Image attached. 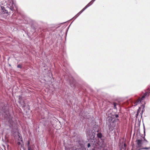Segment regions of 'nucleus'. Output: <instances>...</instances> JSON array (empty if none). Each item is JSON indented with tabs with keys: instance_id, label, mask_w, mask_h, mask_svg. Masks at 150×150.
<instances>
[{
	"instance_id": "f257e3e1",
	"label": "nucleus",
	"mask_w": 150,
	"mask_h": 150,
	"mask_svg": "<svg viewBox=\"0 0 150 150\" xmlns=\"http://www.w3.org/2000/svg\"><path fill=\"white\" fill-rule=\"evenodd\" d=\"M150 93V89H148L147 91H146L144 95L140 98H139L138 99L134 102V105H136L140 103L142 100L144 99L145 97L149 96V93Z\"/></svg>"
},
{
	"instance_id": "f03ea898",
	"label": "nucleus",
	"mask_w": 150,
	"mask_h": 150,
	"mask_svg": "<svg viewBox=\"0 0 150 150\" xmlns=\"http://www.w3.org/2000/svg\"><path fill=\"white\" fill-rule=\"evenodd\" d=\"M136 142L137 143L136 147L137 148L141 147L142 144H144V141L141 139L137 140H136Z\"/></svg>"
},
{
	"instance_id": "7ed1b4c3",
	"label": "nucleus",
	"mask_w": 150,
	"mask_h": 150,
	"mask_svg": "<svg viewBox=\"0 0 150 150\" xmlns=\"http://www.w3.org/2000/svg\"><path fill=\"white\" fill-rule=\"evenodd\" d=\"M96 0H92V3L90 4L91 2L89 3L84 8H83L80 12L79 13H78L79 14V15L81 14L84 11L87 7H89L93 3V2Z\"/></svg>"
},
{
	"instance_id": "20e7f679",
	"label": "nucleus",
	"mask_w": 150,
	"mask_h": 150,
	"mask_svg": "<svg viewBox=\"0 0 150 150\" xmlns=\"http://www.w3.org/2000/svg\"><path fill=\"white\" fill-rule=\"evenodd\" d=\"M15 133L17 135V136L14 137L15 139L18 138V141H21V142H22V137L19 135V133L18 132H16Z\"/></svg>"
},
{
	"instance_id": "39448f33",
	"label": "nucleus",
	"mask_w": 150,
	"mask_h": 150,
	"mask_svg": "<svg viewBox=\"0 0 150 150\" xmlns=\"http://www.w3.org/2000/svg\"><path fill=\"white\" fill-rule=\"evenodd\" d=\"M141 108H139V109L138 110L137 112V113L136 114V117L137 118L139 116H141V117H142V112H141ZM143 112V111H142Z\"/></svg>"
},
{
	"instance_id": "423d86ee",
	"label": "nucleus",
	"mask_w": 150,
	"mask_h": 150,
	"mask_svg": "<svg viewBox=\"0 0 150 150\" xmlns=\"http://www.w3.org/2000/svg\"><path fill=\"white\" fill-rule=\"evenodd\" d=\"M97 137L99 138H101L102 137L103 135L101 133H98L97 134Z\"/></svg>"
},
{
	"instance_id": "0eeeda50",
	"label": "nucleus",
	"mask_w": 150,
	"mask_h": 150,
	"mask_svg": "<svg viewBox=\"0 0 150 150\" xmlns=\"http://www.w3.org/2000/svg\"><path fill=\"white\" fill-rule=\"evenodd\" d=\"M144 141H145V142H144V143L145 145H146L148 143V142L144 138Z\"/></svg>"
},
{
	"instance_id": "6e6552de",
	"label": "nucleus",
	"mask_w": 150,
	"mask_h": 150,
	"mask_svg": "<svg viewBox=\"0 0 150 150\" xmlns=\"http://www.w3.org/2000/svg\"><path fill=\"white\" fill-rule=\"evenodd\" d=\"M116 105H117V104L116 103H113V105L114 106V109H116V108H117L116 107Z\"/></svg>"
},
{
	"instance_id": "1a4fd4ad",
	"label": "nucleus",
	"mask_w": 150,
	"mask_h": 150,
	"mask_svg": "<svg viewBox=\"0 0 150 150\" xmlns=\"http://www.w3.org/2000/svg\"><path fill=\"white\" fill-rule=\"evenodd\" d=\"M92 135H93V138H92V137H91V139H94V137H95V133H94V132H93L92 133Z\"/></svg>"
},
{
	"instance_id": "9d476101",
	"label": "nucleus",
	"mask_w": 150,
	"mask_h": 150,
	"mask_svg": "<svg viewBox=\"0 0 150 150\" xmlns=\"http://www.w3.org/2000/svg\"><path fill=\"white\" fill-rule=\"evenodd\" d=\"M20 141H19L17 143V144L18 145H21V146L22 145L21 144V142H20Z\"/></svg>"
},
{
	"instance_id": "9b49d317",
	"label": "nucleus",
	"mask_w": 150,
	"mask_h": 150,
	"mask_svg": "<svg viewBox=\"0 0 150 150\" xmlns=\"http://www.w3.org/2000/svg\"><path fill=\"white\" fill-rule=\"evenodd\" d=\"M17 67L18 68H21L22 67V66L21 64H18L17 66Z\"/></svg>"
},
{
	"instance_id": "f8f14e48",
	"label": "nucleus",
	"mask_w": 150,
	"mask_h": 150,
	"mask_svg": "<svg viewBox=\"0 0 150 150\" xmlns=\"http://www.w3.org/2000/svg\"><path fill=\"white\" fill-rule=\"evenodd\" d=\"M150 149V147H145V148H143V149Z\"/></svg>"
},
{
	"instance_id": "ddd939ff",
	"label": "nucleus",
	"mask_w": 150,
	"mask_h": 150,
	"mask_svg": "<svg viewBox=\"0 0 150 150\" xmlns=\"http://www.w3.org/2000/svg\"><path fill=\"white\" fill-rule=\"evenodd\" d=\"M91 146V144L90 143H88V145H87V146H88V148H89L90 147V146Z\"/></svg>"
},
{
	"instance_id": "4468645a",
	"label": "nucleus",
	"mask_w": 150,
	"mask_h": 150,
	"mask_svg": "<svg viewBox=\"0 0 150 150\" xmlns=\"http://www.w3.org/2000/svg\"><path fill=\"white\" fill-rule=\"evenodd\" d=\"M115 117H116V118H117L118 117H119V116L118 115H115Z\"/></svg>"
},
{
	"instance_id": "2eb2a0df",
	"label": "nucleus",
	"mask_w": 150,
	"mask_h": 150,
	"mask_svg": "<svg viewBox=\"0 0 150 150\" xmlns=\"http://www.w3.org/2000/svg\"><path fill=\"white\" fill-rule=\"evenodd\" d=\"M28 150H31V149L30 147H28Z\"/></svg>"
},
{
	"instance_id": "dca6fc26",
	"label": "nucleus",
	"mask_w": 150,
	"mask_h": 150,
	"mask_svg": "<svg viewBox=\"0 0 150 150\" xmlns=\"http://www.w3.org/2000/svg\"><path fill=\"white\" fill-rule=\"evenodd\" d=\"M10 9H11L12 11H13V10H14V9L13 8H10Z\"/></svg>"
},
{
	"instance_id": "f3484780",
	"label": "nucleus",
	"mask_w": 150,
	"mask_h": 150,
	"mask_svg": "<svg viewBox=\"0 0 150 150\" xmlns=\"http://www.w3.org/2000/svg\"><path fill=\"white\" fill-rule=\"evenodd\" d=\"M7 148L8 149H9V146L8 145H7Z\"/></svg>"
},
{
	"instance_id": "a211bd4d",
	"label": "nucleus",
	"mask_w": 150,
	"mask_h": 150,
	"mask_svg": "<svg viewBox=\"0 0 150 150\" xmlns=\"http://www.w3.org/2000/svg\"><path fill=\"white\" fill-rule=\"evenodd\" d=\"M4 13H7V12H4Z\"/></svg>"
}]
</instances>
